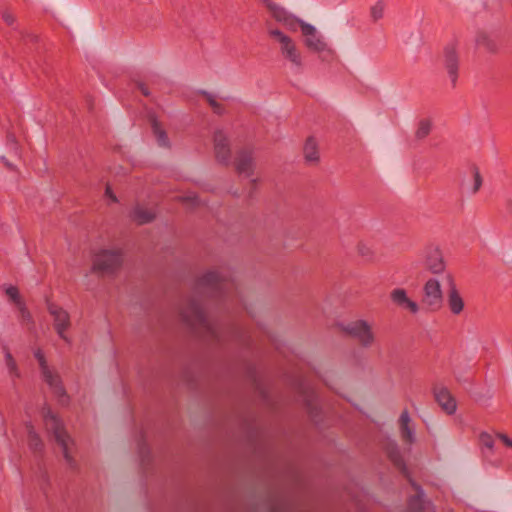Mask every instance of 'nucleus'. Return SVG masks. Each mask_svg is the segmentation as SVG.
Returning a JSON list of instances; mask_svg holds the SVG:
<instances>
[{
    "label": "nucleus",
    "mask_w": 512,
    "mask_h": 512,
    "mask_svg": "<svg viewBox=\"0 0 512 512\" xmlns=\"http://www.w3.org/2000/svg\"><path fill=\"white\" fill-rule=\"evenodd\" d=\"M180 316L196 336L215 343L223 341L217 326L209 322L202 306L196 299L190 298L187 301L180 310Z\"/></svg>",
    "instance_id": "obj_1"
},
{
    "label": "nucleus",
    "mask_w": 512,
    "mask_h": 512,
    "mask_svg": "<svg viewBox=\"0 0 512 512\" xmlns=\"http://www.w3.org/2000/svg\"><path fill=\"white\" fill-rule=\"evenodd\" d=\"M235 288L229 273L210 270L198 277L195 282V292H209L211 297L221 298L226 292Z\"/></svg>",
    "instance_id": "obj_2"
},
{
    "label": "nucleus",
    "mask_w": 512,
    "mask_h": 512,
    "mask_svg": "<svg viewBox=\"0 0 512 512\" xmlns=\"http://www.w3.org/2000/svg\"><path fill=\"white\" fill-rule=\"evenodd\" d=\"M44 422L54 437L56 443L61 447L64 459L71 468L76 467V461L70 455L69 443L72 442L69 434L65 430L61 419L52 412L49 405H44L41 410Z\"/></svg>",
    "instance_id": "obj_3"
},
{
    "label": "nucleus",
    "mask_w": 512,
    "mask_h": 512,
    "mask_svg": "<svg viewBox=\"0 0 512 512\" xmlns=\"http://www.w3.org/2000/svg\"><path fill=\"white\" fill-rule=\"evenodd\" d=\"M34 357L38 361L43 380L52 389L54 395L59 399L61 404L68 403L69 397L60 375L49 368L46 357L40 348L34 352Z\"/></svg>",
    "instance_id": "obj_4"
},
{
    "label": "nucleus",
    "mask_w": 512,
    "mask_h": 512,
    "mask_svg": "<svg viewBox=\"0 0 512 512\" xmlns=\"http://www.w3.org/2000/svg\"><path fill=\"white\" fill-rule=\"evenodd\" d=\"M123 263V255L120 250L103 249L93 257L92 272L101 275L114 274Z\"/></svg>",
    "instance_id": "obj_5"
},
{
    "label": "nucleus",
    "mask_w": 512,
    "mask_h": 512,
    "mask_svg": "<svg viewBox=\"0 0 512 512\" xmlns=\"http://www.w3.org/2000/svg\"><path fill=\"white\" fill-rule=\"evenodd\" d=\"M268 34L280 43V50L283 57L298 68L302 67L301 54L293 39L279 29H271Z\"/></svg>",
    "instance_id": "obj_6"
},
{
    "label": "nucleus",
    "mask_w": 512,
    "mask_h": 512,
    "mask_svg": "<svg viewBox=\"0 0 512 512\" xmlns=\"http://www.w3.org/2000/svg\"><path fill=\"white\" fill-rule=\"evenodd\" d=\"M459 64L458 41L457 39H453L445 45L442 57V65L448 73L452 87H455L457 84Z\"/></svg>",
    "instance_id": "obj_7"
},
{
    "label": "nucleus",
    "mask_w": 512,
    "mask_h": 512,
    "mask_svg": "<svg viewBox=\"0 0 512 512\" xmlns=\"http://www.w3.org/2000/svg\"><path fill=\"white\" fill-rule=\"evenodd\" d=\"M342 330L352 338H355L363 347H370L374 342V334L371 326L365 320H356L343 326Z\"/></svg>",
    "instance_id": "obj_8"
},
{
    "label": "nucleus",
    "mask_w": 512,
    "mask_h": 512,
    "mask_svg": "<svg viewBox=\"0 0 512 512\" xmlns=\"http://www.w3.org/2000/svg\"><path fill=\"white\" fill-rule=\"evenodd\" d=\"M422 304L431 312L441 309L443 296L438 280L431 278L424 284Z\"/></svg>",
    "instance_id": "obj_9"
},
{
    "label": "nucleus",
    "mask_w": 512,
    "mask_h": 512,
    "mask_svg": "<svg viewBox=\"0 0 512 512\" xmlns=\"http://www.w3.org/2000/svg\"><path fill=\"white\" fill-rule=\"evenodd\" d=\"M233 164L235 171L239 175L244 174L246 177H251L256 168L254 149L252 147H243L237 150Z\"/></svg>",
    "instance_id": "obj_10"
},
{
    "label": "nucleus",
    "mask_w": 512,
    "mask_h": 512,
    "mask_svg": "<svg viewBox=\"0 0 512 512\" xmlns=\"http://www.w3.org/2000/svg\"><path fill=\"white\" fill-rule=\"evenodd\" d=\"M214 152L216 160L228 166L231 159V149L229 139L222 130H216L213 135Z\"/></svg>",
    "instance_id": "obj_11"
},
{
    "label": "nucleus",
    "mask_w": 512,
    "mask_h": 512,
    "mask_svg": "<svg viewBox=\"0 0 512 512\" xmlns=\"http://www.w3.org/2000/svg\"><path fill=\"white\" fill-rule=\"evenodd\" d=\"M48 311L54 318V328L59 335L65 341H68L65 331L70 327V317L66 310L53 304H48Z\"/></svg>",
    "instance_id": "obj_12"
},
{
    "label": "nucleus",
    "mask_w": 512,
    "mask_h": 512,
    "mask_svg": "<svg viewBox=\"0 0 512 512\" xmlns=\"http://www.w3.org/2000/svg\"><path fill=\"white\" fill-rule=\"evenodd\" d=\"M425 268L433 274L444 272L446 264L442 251L438 247L430 246L425 254Z\"/></svg>",
    "instance_id": "obj_13"
},
{
    "label": "nucleus",
    "mask_w": 512,
    "mask_h": 512,
    "mask_svg": "<svg viewBox=\"0 0 512 512\" xmlns=\"http://www.w3.org/2000/svg\"><path fill=\"white\" fill-rule=\"evenodd\" d=\"M390 298L395 305L400 308L407 309L413 314H416L419 311V305L407 296V292L403 288H396L392 290Z\"/></svg>",
    "instance_id": "obj_14"
},
{
    "label": "nucleus",
    "mask_w": 512,
    "mask_h": 512,
    "mask_svg": "<svg viewBox=\"0 0 512 512\" xmlns=\"http://www.w3.org/2000/svg\"><path fill=\"white\" fill-rule=\"evenodd\" d=\"M447 304H448L450 311L455 315L460 314L464 309V301H463L459 291L457 290L454 280L451 276H449V290H448V295H447Z\"/></svg>",
    "instance_id": "obj_15"
},
{
    "label": "nucleus",
    "mask_w": 512,
    "mask_h": 512,
    "mask_svg": "<svg viewBox=\"0 0 512 512\" xmlns=\"http://www.w3.org/2000/svg\"><path fill=\"white\" fill-rule=\"evenodd\" d=\"M148 120L151 125L153 135L156 138L157 144L160 147L170 149L171 142L169 140L167 132L165 131V129H163V127H162L161 123L158 121L156 115L153 113H150L148 115Z\"/></svg>",
    "instance_id": "obj_16"
},
{
    "label": "nucleus",
    "mask_w": 512,
    "mask_h": 512,
    "mask_svg": "<svg viewBox=\"0 0 512 512\" xmlns=\"http://www.w3.org/2000/svg\"><path fill=\"white\" fill-rule=\"evenodd\" d=\"M435 399L441 408L449 415L456 411V401L447 388H440L434 391Z\"/></svg>",
    "instance_id": "obj_17"
},
{
    "label": "nucleus",
    "mask_w": 512,
    "mask_h": 512,
    "mask_svg": "<svg viewBox=\"0 0 512 512\" xmlns=\"http://www.w3.org/2000/svg\"><path fill=\"white\" fill-rule=\"evenodd\" d=\"M305 37L304 43L305 46L313 51V52H324L327 51L329 53H333V51L328 47L327 43L324 41L322 35H320L315 29L313 34L303 35Z\"/></svg>",
    "instance_id": "obj_18"
},
{
    "label": "nucleus",
    "mask_w": 512,
    "mask_h": 512,
    "mask_svg": "<svg viewBox=\"0 0 512 512\" xmlns=\"http://www.w3.org/2000/svg\"><path fill=\"white\" fill-rule=\"evenodd\" d=\"M386 454L388 459L393 463V465L399 469L401 472L406 473L407 467L404 461V458L401 454L399 446L395 442H390L386 445Z\"/></svg>",
    "instance_id": "obj_19"
},
{
    "label": "nucleus",
    "mask_w": 512,
    "mask_h": 512,
    "mask_svg": "<svg viewBox=\"0 0 512 512\" xmlns=\"http://www.w3.org/2000/svg\"><path fill=\"white\" fill-rule=\"evenodd\" d=\"M283 25L292 32H296L298 28H300L302 35H310L315 31V27L313 25L304 22L302 19L296 17L293 14H290Z\"/></svg>",
    "instance_id": "obj_20"
},
{
    "label": "nucleus",
    "mask_w": 512,
    "mask_h": 512,
    "mask_svg": "<svg viewBox=\"0 0 512 512\" xmlns=\"http://www.w3.org/2000/svg\"><path fill=\"white\" fill-rule=\"evenodd\" d=\"M303 154L306 163L316 164L319 162V151L316 139L313 136H309L303 147Z\"/></svg>",
    "instance_id": "obj_21"
},
{
    "label": "nucleus",
    "mask_w": 512,
    "mask_h": 512,
    "mask_svg": "<svg viewBox=\"0 0 512 512\" xmlns=\"http://www.w3.org/2000/svg\"><path fill=\"white\" fill-rule=\"evenodd\" d=\"M410 421H411V419H410L409 413L405 409L400 415L399 423H400L401 437H402L403 441H405L408 444H412L415 441L414 431L409 426Z\"/></svg>",
    "instance_id": "obj_22"
},
{
    "label": "nucleus",
    "mask_w": 512,
    "mask_h": 512,
    "mask_svg": "<svg viewBox=\"0 0 512 512\" xmlns=\"http://www.w3.org/2000/svg\"><path fill=\"white\" fill-rule=\"evenodd\" d=\"M26 429L29 449L36 454H41L44 450V443L41 437L35 431L34 426L30 422L26 424Z\"/></svg>",
    "instance_id": "obj_23"
},
{
    "label": "nucleus",
    "mask_w": 512,
    "mask_h": 512,
    "mask_svg": "<svg viewBox=\"0 0 512 512\" xmlns=\"http://www.w3.org/2000/svg\"><path fill=\"white\" fill-rule=\"evenodd\" d=\"M130 217L138 225H144L151 223L156 218V214L154 211L150 209H145L142 208L141 206H136L131 212Z\"/></svg>",
    "instance_id": "obj_24"
},
{
    "label": "nucleus",
    "mask_w": 512,
    "mask_h": 512,
    "mask_svg": "<svg viewBox=\"0 0 512 512\" xmlns=\"http://www.w3.org/2000/svg\"><path fill=\"white\" fill-rule=\"evenodd\" d=\"M412 486L416 489L417 493L408 499V509L411 512H422L425 509L423 499L424 492L418 484L412 483Z\"/></svg>",
    "instance_id": "obj_25"
},
{
    "label": "nucleus",
    "mask_w": 512,
    "mask_h": 512,
    "mask_svg": "<svg viewBox=\"0 0 512 512\" xmlns=\"http://www.w3.org/2000/svg\"><path fill=\"white\" fill-rule=\"evenodd\" d=\"M266 8L270 11L272 17L280 23H284L287 18L290 16L291 13H289L285 8L277 5L272 0H263Z\"/></svg>",
    "instance_id": "obj_26"
},
{
    "label": "nucleus",
    "mask_w": 512,
    "mask_h": 512,
    "mask_svg": "<svg viewBox=\"0 0 512 512\" xmlns=\"http://www.w3.org/2000/svg\"><path fill=\"white\" fill-rule=\"evenodd\" d=\"M476 45L484 48L489 53H496L498 51V44L487 33L480 31L476 36Z\"/></svg>",
    "instance_id": "obj_27"
},
{
    "label": "nucleus",
    "mask_w": 512,
    "mask_h": 512,
    "mask_svg": "<svg viewBox=\"0 0 512 512\" xmlns=\"http://www.w3.org/2000/svg\"><path fill=\"white\" fill-rule=\"evenodd\" d=\"M432 130V122L430 119L424 118L418 122L417 129L415 131V138L417 140L425 139Z\"/></svg>",
    "instance_id": "obj_28"
},
{
    "label": "nucleus",
    "mask_w": 512,
    "mask_h": 512,
    "mask_svg": "<svg viewBox=\"0 0 512 512\" xmlns=\"http://www.w3.org/2000/svg\"><path fill=\"white\" fill-rule=\"evenodd\" d=\"M4 351H5V363H6V366L8 368L10 375H13L16 378H19L21 376V374H20V371L18 369L15 359L13 358L12 354L10 353V351L7 347H4Z\"/></svg>",
    "instance_id": "obj_29"
},
{
    "label": "nucleus",
    "mask_w": 512,
    "mask_h": 512,
    "mask_svg": "<svg viewBox=\"0 0 512 512\" xmlns=\"http://www.w3.org/2000/svg\"><path fill=\"white\" fill-rule=\"evenodd\" d=\"M201 95L206 99V101L211 106L213 112L217 115L224 114V107L222 104L216 101L215 97L207 91H201Z\"/></svg>",
    "instance_id": "obj_30"
},
{
    "label": "nucleus",
    "mask_w": 512,
    "mask_h": 512,
    "mask_svg": "<svg viewBox=\"0 0 512 512\" xmlns=\"http://www.w3.org/2000/svg\"><path fill=\"white\" fill-rule=\"evenodd\" d=\"M479 443L482 448H486L490 453H493L495 440L491 434L482 432L479 435Z\"/></svg>",
    "instance_id": "obj_31"
},
{
    "label": "nucleus",
    "mask_w": 512,
    "mask_h": 512,
    "mask_svg": "<svg viewBox=\"0 0 512 512\" xmlns=\"http://www.w3.org/2000/svg\"><path fill=\"white\" fill-rule=\"evenodd\" d=\"M5 293L9 297V299L17 306L20 305L21 303H23L20 293H19V290L16 286H12V285L8 286L5 289Z\"/></svg>",
    "instance_id": "obj_32"
},
{
    "label": "nucleus",
    "mask_w": 512,
    "mask_h": 512,
    "mask_svg": "<svg viewBox=\"0 0 512 512\" xmlns=\"http://www.w3.org/2000/svg\"><path fill=\"white\" fill-rule=\"evenodd\" d=\"M384 3L382 1H378L374 6L370 9V15L374 22L381 19L384 15Z\"/></svg>",
    "instance_id": "obj_33"
},
{
    "label": "nucleus",
    "mask_w": 512,
    "mask_h": 512,
    "mask_svg": "<svg viewBox=\"0 0 512 512\" xmlns=\"http://www.w3.org/2000/svg\"><path fill=\"white\" fill-rule=\"evenodd\" d=\"M471 171H472L473 178H474V185H473L472 193L475 194L480 190L482 183H483V179L480 174L479 168L476 165H473L471 167Z\"/></svg>",
    "instance_id": "obj_34"
},
{
    "label": "nucleus",
    "mask_w": 512,
    "mask_h": 512,
    "mask_svg": "<svg viewBox=\"0 0 512 512\" xmlns=\"http://www.w3.org/2000/svg\"><path fill=\"white\" fill-rule=\"evenodd\" d=\"M178 200L182 203H190L193 206H196L199 204V198L196 194L188 195V196H180V197H178Z\"/></svg>",
    "instance_id": "obj_35"
},
{
    "label": "nucleus",
    "mask_w": 512,
    "mask_h": 512,
    "mask_svg": "<svg viewBox=\"0 0 512 512\" xmlns=\"http://www.w3.org/2000/svg\"><path fill=\"white\" fill-rule=\"evenodd\" d=\"M18 308L20 310L23 320H25L27 322H33L32 315L29 312V310L26 308L24 302L21 303L20 305H18Z\"/></svg>",
    "instance_id": "obj_36"
},
{
    "label": "nucleus",
    "mask_w": 512,
    "mask_h": 512,
    "mask_svg": "<svg viewBox=\"0 0 512 512\" xmlns=\"http://www.w3.org/2000/svg\"><path fill=\"white\" fill-rule=\"evenodd\" d=\"M2 19L5 21V23L9 26L13 25L15 23V17L8 11L2 12Z\"/></svg>",
    "instance_id": "obj_37"
},
{
    "label": "nucleus",
    "mask_w": 512,
    "mask_h": 512,
    "mask_svg": "<svg viewBox=\"0 0 512 512\" xmlns=\"http://www.w3.org/2000/svg\"><path fill=\"white\" fill-rule=\"evenodd\" d=\"M497 437L509 448H512V440L503 433H498Z\"/></svg>",
    "instance_id": "obj_38"
},
{
    "label": "nucleus",
    "mask_w": 512,
    "mask_h": 512,
    "mask_svg": "<svg viewBox=\"0 0 512 512\" xmlns=\"http://www.w3.org/2000/svg\"><path fill=\"white\" fill-rule=\"evenodd\" d=\"M138 86V89L140 90V92L145 96V97H148L150 95V91L148 89V87L144 84V83H138L137 84Z\"/></svg>",
    "instance_id": "obj_39"
},
{
    "label": "nucleus",
    "mask_w": 512,
    "mask_h": 512,
    "mask_svg": "<svg viewBox=\"0 0 512 512\" xmlns=\"http://www.w3.org/2000/svg\"><path fill=\"white\" fill-rule=\"evenodd\" d=\"M105 194L106 196H108L113 202H118V199L117 197L115 196V194L113 193L111 187L109 185L106 186V189H105Z\"/></svg>",
    "instance_id": "obj_40"
},
{
    "label": "nucleus",
    "mask_w": 512,
    "mask_h": 512,
    "mask_svg": "<svg viewBox=\"0 0 512 512\" xmlns=\"http://www.w3.org/2000/svg\"><path fill=\"white\" fill-rule=\"evenodd\" d=\"M359 252L362 256H369L372 254V252L370 251V249L368 247H365V246H360L359 247Z\"/></svg>",
    "instance_id": "obj_41"
},
{
    "label": "nucleus",
    "mask_w": 512,
    "mask_h": 512,
    "mask_svg": "<svg viewBox=\"0 0 512 512\" xmlns=\"http://www.w3.org/2000/svg\"><path fill=\"white\" fill-rule=\"evenodd\" d=\"M1 160L8 169L14 170L13 164L10 163L5 157H1Z\"/></svg>",
    "instance_id": "obj_42"
},
{
    "label": "nucleus",
    "mask_w": 512,
    "mask_h": 512,
    "mask_svg": "<svg viewBox=\"0 0 512 512\" xmlns=\"http://www.w3.org/2000/svg\"><path fill=\"white\" fill-rule=\"evenodd\" d=\"M251 186H252V188H251V192L255 191V190H256V187H257V179H253V180H251ZM251 194H252V193H250V195H251Z\"/></svg>",
    "instance_id": "obj_43"
},
{
    "label": "nucleus",
    "mask_w": 512,
    "mask_h": 512,
    "mask_svg": "<svg viewBox=\"0 0 512 512\" xmlns=\"http://www.w3.org/2000/svg\"><path fill=\"white\" fill-rule=\"evenodd\" d=\"M507 206L510 210H512V200L507 201Z\"/></svg>",
    "instance_id": "obj_44"
},
{
    "label": "nucleus",
    "mask_w": 512,
    "mask_h": 512,
    "mask_svg": "<svg viewBox=\"0 0 512 512\" xmlns=\"http://www.w3.org/2000/svg\"><path fill=\"white\" fill-rule=\"evenodd\" d=\"M31 40H32V41H36V40H37V37H36V36H31Z\"/></svg>",
    "instance_id": "obj_45"
},
{
    "label": "nucleus",
    "mask_w": 512,
    "mask_h": 512,
    "mask_svg": "<svg viewBox=\"0 0 512 512\" xmlns=\"http://www.w3.org/2000/svg\"><path fill=\"white\" fill-rule=\"evenodd\" d=\"M143 448H144V445H141V446H140V450H141V452H143Z\"/></svg>",
    "instance_id": "obj_46"
}]
</instances>
